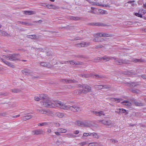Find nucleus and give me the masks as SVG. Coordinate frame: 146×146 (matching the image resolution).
<instances>
[{
	"mask_svg": "<svg viewBox=\"0 0 146 146\" xmlns=\"http://www.w3.org/2000/svg\"><path fill=\"white\" fill-rule=\"evenodd\" d=\"M54 124L55 125V126L57 127H58L60 126V124L59 123L57 122L54 123Z\"/></svg>",
	"mask_w": 146,
	"mask_h": 146,
	"instance_id": "052dcab7",
	"label": "nucleus"
},
{
	"mask_svg": "<svg viewBox=\"0 0 146 146\" xmlns=\"http://www.w3.org/2000/svg\"><path fill=\"white\" fill-rule=\"evenodd\" d=\"M32 117V115H26L23 117L22 119L24 121H26L31 118Z\"/></svg>",
	"mask_w": 146,
	"mask_h": 146,
	"instance_id": "c756f323",
	"label": "nucleus"
},
{
	"mask_svg": "<svg viewBox=\"0 0 146 146\" xmlns=\"http://www.w3.org/2000/svg\"><path fill=\"white\" fill-rule=\"evenodd\" d=\"M105 40V39L104 38H94L93 40V41L94 42H103Z\"/></svg>",
	"mask_w": 146,
	"mask_h": 146,
	"instance_id": "4be33fe9",
	"label": "nucleus"
},
{
	"mask_svg": "<svg viewBox=\"0 0 146 146\" xmlns=\"http://www.w3.org/2000/svg\"><path fill=\"white\" fill-rule=\"evenodd\" d=\"M135 15L139 17H140L141 18H142V16L141 14H140L139 13H136L135 14Z\"/></svg>",
	"mask_w": 146,
	"mask_h": 146,
	"instance_id": "3c124183",
	"label": "nucleus"
},
{
	"mask_svg": "<svg viewBox=\"0 0 146 146\" xmlns=\"http://www.w3.org/2000/svg\"><path fill=\"white\" fill-rule=\"evenodd\" d=\"M34 98L35 100L36 101H39L40 100V98H39L38 97H35Z\"/></svg>",
	"mask_w": 146,
	"mask_h": 146,
	"instance_id": "338daca9",
	"label": "nucleus"
},
{
	"mask_svg": "<svg viewBox=\"0 0 146 146\" xmlns=\"http://www.w3.org/2000/svg\"><path fill=\"white\" fill-rule=\"evenodd\" d=\"M102 86H103V88L105 89H109L110 88V87L109 86L107 85H102Z\"/></svg>",
	"mask_w": 146,
	"mask_h": 146,
	"instance_id": "603ef678",
	"label": "nucleus"
},
{
	"mask_svg": "<svg viewBox=\"0 0 146 146\" xmlns=\"http://www.w3.org/2000/svg\"><path fill=\"white\" fill-rule=\"evenodd\" d=\"M98 122L99 123H101L104 125L108 126L110 125L112 123V122L111 120H107L105 119L99 120L98 121Z\"/></svg>",
	"mask_w": 146,
	"mask_h": 146,
	"instance_id": "9d476101",
	"label": "nucleus"
},
{
	"mask_svg": "<svg viewBox=\"0 0 146 146\" xmlns=\"http://www.w3.org/2000/svg\"><path fill=\"white\" fill-rule=\"evenodd\" d=\"M112 99H113V101H114L116 102H120L121 101H122L123 100L121 98H111Z\"/></svg>",
	"mask_w": 146,
	"mask_h": 146,
	"instance_id": "58836bf2",
	"label": "nucleus"
},
{
	"mask_svg": "<svg viewBox=\"0 0 146 146\" xmlns=\"http://www.w3.org/2000/svg\"><path fill=\"white\" fill-rule=\"evenodd\" d=\"M56 103L53 101L50 100L48 98L44 101L40 102L41 104L44 106L49 108L56 107Z\"/></svg>",
	"mask_w": 146,
	"mask_h": 146,
	"instance_id": "f257e3e1",
	"label": "nucleus"
},
{
	"mask_svg": "<svg viewBox=\"0 0 146 146\" xmlns=\"http://www.w3.org/2000/svg\"><path fill=\"white\" fill-rule=\"evenodd\" d=\"M73 93L75 95H78L83 93L82 90H76L73 91Z\"/></svg>",
	"mask_w": 146,
	"mask_h": 146,
	"instance_id": "a878e982",
	"label": "nucleus"
},
{
	"mask_svg": "<svg viewBox=\"0 0 146 146\" xmlns=\"http://www.w3.org/2000/svg\"><path fill=\"white\" fill-rule=\"evenodd\" d=\"M52 4H48L46 5V7L48 9H52Z\"/></svg>",
	"mask_w": 146,
	"mask_h": 146,
	"instance_id": "13d9d810",
	"label": "nucleus"
},
{
	"mask_svg": "<svg viewBox=\"0 0 146 146\" xmlns=\"http://www.w3.org/2000/svg\"><path fill=\"white\" fill-rule=\"evenodd\" d=\"M69 19L71 20H74L75 21L80 20L81 19V18L78 17H74L70 16L69 17Z\"/></svg>",
	"mask_w": 146,
	"mask_h": 146,
	"instance_id": "b1692460",
	"label": "nucleus"
},
{
	"mask_svg": "<svg viewBox=\"0 0 146 146\" xmlns=\"http://www.w3.org/2000/svg\"><path fill=\"white\" fill-rule=\"evenodd\" d=\"M123 73L125 75H133L136 74L135 71L133 70L124 71L123 72Z\"/></svg>",
	"mask_w": 146,
	"mask_h": 146,
	"instance_id": "2eb2a0df",
	"label": "nucleus"
},
{
	"mask_svg": "<svg viewBox=\"0 0 146 146\" xmlns=\"http://www.w3.org/2000/svg\"><path fill=\"white\" fill-rule=\"evenodd\" d=\"M43 132L44 131L42 129H38L33 131H32V134L33 135H37L42 134Z\"/></svg>",
	"mask_w": 146,
	"mask_h": 146,
	"instance_id": "ddd939ff",
	"label": "nucleus"
},
{
	"mask_svg": "<svg viewBox=\"0 0 146 146\" xmlns=\"http://www.w3.org/2000/svg\"><path fill=\"white\" fill-rule=\"evenodd\" d=\"M119 110L121 111V113H125L126 112V110L123 108H119Z\"/></svg>",
	"mask_w": 146,
	"mask_h": 146,
	"instance_id": "6e6d98bb",
	"label": "nucleus"
},
{
	"mask_svg": "<svg viewBox=\"0 0 146 146\" xmlns=\"http://www.w3.org/2000/svg\"><path fill=\"white\" fill-rule=\"evenodd\" d=\"M57 130V131H59L60 133H65L67 132V130L66 129L59 128H58Z\"/></svg>",
	"mask_w": 146,
	"mask_h": 146,
	"instance_id": "473e14b6",
	"label": "nucleus"
},
{
	"mask_svg": "<svg viewBox=\"0 0 146 146\" xmlns=\"http://www.w3.org/2000/svg\"><path fill=\"white\" fill-rule=\"evenodd\" d=\"M91 112L93 114H94L97 116L100 117L101 116L105 115V113L104 112L102 111H92Z\"/></svg>",
	"mask_w": 146,
	"mask_h": 146,
	"instance_id": "9b49d317",
	"label": "nucleus"
},
{
	"mask_svg": "<svg viewBox=\"0 0 146 146\" xmlns=\"http://www.w3.org/2000/svg\"><path fill=\"white\" fill-rule=\"evenodd\" d=\"M24 13L26 15H33L34 14V11H25Z\"/></svg>",
	"mask_w": 146,
	"mask_h": 146,
	"instance_id": "ea45409f",
	"label": "nucleus"
},
{
	"mask_svg": "<svg viewBox=\"0 0 146 146\" xmlns=\"http://www.w3.org/2000/svg\"><path fill=\"white\" fill-rule=\"evenodd\" d=\"M8 113L7 112H6L0 113V115L3 116H5Z\"/></svg>",
	"mask_w": 146,
	"mask_h": 146,
	"instance_id": "8fccbe9b",
	"label": "nucleus"
},
{
	"mask_svg": "<svg viewBox=\"0 0 146 146\" xmlns=\"http://www.w3.org/2000/svg\"><path fill=\"white\" fill-rule=\"evenodd\" d=\"M66 89H71L73 87V86L70 85H66L64 86Z\"/></svg>",
	"mask_w": 146,
	"mask_h": 146,
	"instance_id": "de8ad7c7",
	"label": "nucleus"
},
{
	"mask_svg": "<svg viewBox=\"0 0 146 146\" xmlns=\"http://www.w3.org/2000/svg\"><path fill=\"white\" fill-rule=\"evenodd\" d=\"M75 124L76 125L83 127H89L90 125V122L88 121H76Z\"/></svg>",
	"mask_w": 146,
	"mask_h": 146,
	"instance_id": "7ed1b4c3",
	"label": "nucleus"
},
{
	"mask_svg": "<svg viewBox=\"0 0 146 146\" xmlns=\"http://www.w3.org/2000/svg\"><path fill=\"white\" fill-rule=\"evenodd\" d=\"M121 103L124 105L131 106V103L129 101L124 100L121 102Z\"/></svg>",
	"mask_w": 146,
	"mask_h": 146,
	"instance_id": "5701e85b",
	"label": "nucleus"
},
{
	"mask_svg": "<svg viewBox=\"0 0 146 146\" xmlns=\"http://www.w3.org/2000/svg\"><path fill=\"white\" fill-rule=\"evenodd\" d=\"M1 60L5 64L8 65V66L12 68H14L15 67L14 65L12 64L10 62L5 60L4 59L2 58H1Z\"/></svg>",
	"mask_w": 146,
	"mask_h": 146,
	"instance_id": "f3484780",
	"label": "nucleus"
},
{
	"mask_svg": "<svg viewBox=\"0 0 146 146\" xmlns=\"http://www.w3.org/2000/svg\"><path fill=\"white\" fill-rule=\"evenodd\" d=\"M114 35L112 34L108 33H103L102 36L103 37H109L113 36Z\"/></svg>",
	"mask_w": 146,
	"mask_h": 146,
	"instance_id": "7c9ffc66",
	"label": "nucleus"
},
{
	"mask_svg": "<svg viewBox=\"0 0 146 146\" xmlns=\"http://www.w3.org/2000/svg\"><path fill=\"white\" fill-rule=\"evenodd\" d=\"M134 104L137 106L142 107L145 106V104L144 103L141 102H138L137 100L136 102H135Z\"/></svg>",
	"mask_w": 146,
	"mask_h": 146,
	"instance_id": "412c9836",
	"label": "nucleus"
},
{
	"mask_svg": "<svg viewBox=\"0 0 146 146\" xmlns=\"http://www.w3.org/2000/svg\"><path fill=\"white\" fill-rule=\"evenodd\" d=\"M91 135V133H83V136H85V137H87L89 136H90Z\"/></svg>",
	"mask_w": 146,
	"mask_h": 146,
	"instance_id": "49530a36",
	"label": "nucleus"
},
{
	"mask_svg": "<svg viewBox=\"0 0 146 146\" xmlns=\"http://www.w3.org/2000/svg\"><path fill=\"white\" fill-rule=\"evenodd\" d=\"M58 7L53 5H52V9H58Z\"/></svg>",
	"mask_w": 146,
	"mask_h": 146,
	"instance_id": "4d7b16f0",
	"label": "nucleus"
},
{
	"mask_svg": "<svg viewBox=\"0 0 146 146\" xmlns=\"http://www.w3.org/2000/svg\"><path fill=\"white\" fill-rule=\"evenodd\" d=\"M56 115L58 117L60 118H62L64 116V114L61 113H58Z\"/></svg>",
	"mask_w": 146,
	"mask_h": 146,
	"instance_id": "c03bdc74",
	"label": "nucleus"
},
{
	"mask_svg": "<svg viewBox=\"0 0 146 146\" xmlns=\"http://www.w3.org/2000/svg\"><path fill=\"white\" fill-rule=\"evenodd\" d=\"M88 144V143L86 142H83L80 143V145H86Z\"/></svg>",
	"mask_w": 146,
	"mask_h": 146,
	"instance_id": "864d4df0",
	"label": "nucleus"
},
{
	"mask_svg": "<svg viewBox=\"0 0 146 146\" xmlns=\"http://www.w3.org/2000/svg\"><path fill=\"white\" fill-rule=\"evenodd\" d=\"M94 76L96 77L97 78H103V76H101L100 75H99L98 74L95 75Z\"/></svg>",
	"mask_w": 146,
	"mask_h": 146,
	"instance_id": "bf43d9fd",
	"label": "nucleus"
},
{
	"mask_svg": "<svg viewBox=\"0 0 146 146\" xmlns=\"http://www.w3.org/2000/svg\"><path fill=\"white\" fill-rule=\"evenodd\" d=\"M113 59L114 60L115 63L117 65H121L123 64H126L129 62L128 60H126L125 59H118L114 57Z\"/></svg>",
	"mask_w": 146,
	"mask_h": 146,
	"instance_id": "20e7f679",
	"label": "nucleus"
},
{
	"mask_svg": "<svg viewBox=\"0 0 146 146\" xmlns=\"http://www.w3.org/2000/svg\"><path fill=\"white\" fill-rule=\"evenodd\" d=\"M90 44V42H84L82 43L76 44H75V46L76 47H87L89 46Z\"/></svg>",
	"mask_w": 146,
	"mask_h": 146,
	"instance_id": "0eeeda50",
	"label": "nucleus"
},
{
	"mask_svg": "<svg viewBox=\"0 0 146 146\" xmlns=\"http://www.w3.org/2000/svg\"><path fill=\"white\" fill-rule=\"evenodd\" d=\"M89 145L90 146H98V145H100L101 144L100 143L98 142H95L94 143H91L89 144Z\"/></svg>",
	"mask_w": 146,
	"mask_h": 146,
	"instance_id": "f704fd0d",
	"label": "nucleus"
},
{
	"mask_svg": "<svg viewBox=\"0 0 146 146\" xmlns=\"http://www.w3.org/2000/svg\"><path fill=\"white\" fill-rule=\"evenodd\" d=\"M48 98L44 94H41L40 96V100L43 101H44Z\"/></svg>",
	"mask_w": 146,
	"mask_h": 146,
	"instance_id": "bb28decb",
	"label": "nucleus"
},
{
	"mask_svg": "<svg viewBox=\"0 0 146 146\" xmlns=\"http://www.w3.org/2000/svg\"><path fill=\"white\" fill-rule=\"evenodd\" d=\"M114 57H107L106 56H104L103 57H101V58H98L97 59H94V61L95 62H97V60H100L101 59H103L105 60L106 61H108L110 60L113 59Z\"/></svg>",
	"mask_w": 146,
	"mask_h": 146,
	"instance_id": "6e6552de",
	"label": "nucleus"
},
{
	"mask_svg": "<svg viewBox=\"0 0 146 146\" xmlns=\"http://www.w3.org/2000/svg\"><path fill=\"white\" fill-rule=\"evenodd\" d=\"M82 64V63L81 62H80L79 61H75L74 62V64L75 65H81Z\"/></svg>",
	"mask_w": 146,
	"mask_h": 146,
	"instance_id": "09e8293b",
	"label": "nucleus"
},
{
	"mask_svg": "<svg viewBox=\"0 0 146 146\" xmlns=\"http://www.w3.org/2000/svg\"><path fill=\"white\" fill-rule=\"evenodd\" d=\"M39 36L38 37L36 36V35H27V38H31V39H37L39 38V36Z\"/></svg>",
	"mask_w": 146,
	"mask_h": 146,
	"instance_id": "393cba45",
	"label": "nucleus"
},
{
	"mask_svg": "<svg viewBox=\"0 0 146 146\" xmlns=\"http://www.w3.org/2000/svg\"><path fill=\"white\" fill-rule=\"evenodd\" d=\"M91 10L88 11V12L94 14H97L98 13L97 11V9L94 7H91Z\"/></svg>",
	"mask_w": 146,
	"mask_h": 146,
	"instance_id": "6ab92c4d",
	"label": "nucleus"
},
{
	"mask_svg": "<svg viewBox=\"0 0 146 146\" xmlns=\"http://www.w3.org/2000/svg\"><path fill=\"white\" fill-rule=\"evenodd\" d=\"M129 90L133 93L139 94L140 92V91L138 89H129Z\"/></svg>",
	"mask_w": 146,
	"mask_h": 146,
	"instance_id": "c85d7f7f",
	"label": "nucleus"
},
{
	"mask_svg": "<svg viewBox=\"0 0 146 146\" xmlns=\"http://www.w3.org/2000/svg\"><path fill=\"white\" fill-rule=\"evenodd\" d=\"M103 33H98L94 34L93 36L94 37L97 38L99 36L101 37H103L102 35H103Z\"/></svg>",
	"mask_w": 146,
	"mask_h": 146,
	"instance_id": "72a5a7b5",
	"label": "nucleus"
},
{
	"mask_svg": "<svg viewBox=\"0 0 146 146\" xmlns=\"http://www.w3.org/2000/svg\"><path fill=\"white\" fill-rule=\"evenodd\" d=\"M82 92L83 93L86 94L90 92L92 90V88L88 85L82 84Z\"/></svg>",
	"mask_w": 146,
	"mask_h": 146,
	"instance_id": "39448f33",
	"label": "nucleus"
},
{
	"mask_svg": "<svg viewBox=\"0 0 146 146\" xmlns=\"http://www.w3.org/2000/svg\"><path fill=\"white\" fill-rule=\"evenodd\" d=\"M50 124L49 122H44L41 123H38V125L39 126H45L48 125Z\"/></svg>",
	"mask_w": 146,
	"mask_h": 146,
	"instance_id": "2f4dec72",
	"label": "nucleus"
},
{
	"mask_svg": "<svg viewBox=\"0 0 146 146\" xmlns=\"http://www.w3.org/2000/svg\"><path fill=\"white\" fill-rule=\"evenodd\" d=\"M141 77L144 79H146V75L145 74H143L141 76Z\"/></svg>",
	"mask_w": 146,
	"mask_h": 146,
	"instance_id": "774afa93",
	"label": "nucleus"
},
{
	"mask_svg": "<svg viewBox=\"0 0 146 146\" xmlns=\"http://www.w3.org/2000/svg\"><path fill=\"white\" fill-rule=\"evenodd\" d=\"M91 135L92 134L94 138L98 139L99 138V136L98 134L95 133H91Z\"/></svg>",
	"mask_w": 146,
	"mask_h": 146,
	"instance_id": "37998d69",
	"label": "nucleus"
},
{
	"mask_svg": "<svg viewBox=\"0 0 146 146\" xmlns=\"http://www.w3.org/2000/svg\"><path fill=\"white\" fill-rule=\"evenodd\" d=\"M138 83V82H130L129 83H127L126 84L127 86H128L135 87L139 85Z\"/></svg>",
	"mask_w": 146,
	"mask_h": 146,
	"instance_id": "dca6fc26",
	"label": "nucleus"
},
{
	"mask_svg": "<svg viewBox=\"0 0 146 146\" xmlns=\"http://www.w3.org/2000/svg\"><path fill=\"white\" fill-rule=\"evenodd\" d=\"M93 76V74H84V75H82V76H84L85 78H88Z\"/></svg>",
	"mask_w": 146,
	"mask_h": 146,
	"instance_id": "a19ab883",
	"label": "nucleus"
},
{
	"mask_svg": "<svg viewBox=\"0 0 146 146\" xmlns=\"http://www.w3.org/2000/svg\"><path fill=\"white\" fill-rule=\"evenodd\" d=\"M130 100L131 102H132L134 103V104H135V102H136V100H135V99L134 98H132L131 99H130Z\"/></svg>",
	"mask_w": 146,
	"mask_h": 146,
	"instance_id": "680f3d73",
	"label": "nucleus"
},
{
	"mask_svg": "<svg viewBox=\"0 0 146 146\" xmlns=\"http://www.w3.org/2000/svg\"><path fill=\"white\" fill-rule=\"evenodd\" d=\"M0 35L4 36H9V35L5 31H3L1 32Z\"/></svg>",
	"mask_w": 146,
	"mask_h": 146,
	"instance_id": "e433bc0d",
	"label": "nucleus"
},
{
	"mask_svg": "<svg viewBox=\"0 0 146 146\" xmlns=\"http://www.w3.org/2000/svg\"><path fill=\"white\" fill-rule=\"evenodd\" d=\"M61 81L63 82L64 81L66 82V84L70 83H76L77 81L74 80H71L68 79H63L61 80Z\"/></svg>",
	"mask_w": 146,
	"mask_h": 146,
	"instance_id": "4468645a",
	"label": "nucleus"
},
{
	"mask_svg": "<svg viewBox=\"0 0 146 146\" xmlns=\"http://www.w3.org/2000/svg\"><path fill=\"white\" fill-rule=\"evenodd\" d=\"M36 111L38 112H40L42 114H46L49 112V111L48 110H40L38 109H36Z\"/></svg>",
	"mask_w": 146,
	"mask_h": 146,
	"instance_id": "aec40b11",
	"label": "nucleus"
},
{
	"mask_svg": "<svg viewBox=\"0 0 146 146\" xmlns=\"http://www.w3.org/2000/svg\"><path fill=\"white\" fill-rule=\"evenodd\" d=\"M111 142H112V143H116L118 142V141L117 140H115L113 139H111L110 140Z\"/></svg>",
	"mask_w": 146,
	"mask_h": 146,
	"instance_id": "e2e57ef3",
	"label": "nucleus"
},
{
	"mask_svg": "<svg viewBox=\"0 0 146 146\" xmlns=\"http://www.w3.org/2000/svg\"><path fill=\"white\" fill-rule=\"evenodd\" d=\"M80 110V108L76 105L70 106V105L69 111L70 110L73 112H77Z\"/></svg>",
	"mask_w": 146,
	"mask_h": 146,
	"instance_id": "f8f14e48",
	"label": "nucleus"
},
{
	"mask_svg": "<svg viewBox=\"0 0 146 146\" xmlns=\"http://www.w3.org/2000/svg\"><path fill=\"white\" fill-rule=\"evenodd\" d=\"M17 22H18V23H20V24H21L25 25V24H26V22H23V21H18Z\"/></svg>",
	"mask_w": 146,
	"mask_h": 146,
	"instance_id": "69168bd1",
	"label": "nucleus"
},
{
	"mask_svg": "<svg viewBox=\"0 0 146 146\" xmlns=\"http://www.w3.org/2000/svg\"><path fill=\"white\" fill-rule=\"evenodd\" d=\"M69 105L64 104L61 102H57L56 104V107H58L61 109L68 111H69Z\"/></svg>",
	"mask_w": 146,
	"mask_h": 146,
	"instance_id": "f03ea898",
	"label": "nucleus"
},
{
	"mask_svg": "<svg viewBox=\"0 0 146 146\" xmlns=\"http://www.w3.org/2000/svg\"><path fill=\"white\" fill-rule=\"evenodd\" d=\"M21 72L23 74L25 75H29L31 73V71L27 69L22 70Z\"/></svg>",
	"mask_w": 146,
	"mask_h": 146,
	"instance_id": "a211bd4d",
	"label": "nucleus"
},
{
	"mask_svg": "<svg viewBox=\"0 0 146 146\" xmlns=\"http://www.w3.org/2000/svg\"><path fill=\"white\" fill-rule=\"evenodd\" d=\"M99 5L100 6H103V7H110V5H108V4H106V5H105V4H101L100 5Z\"/></svg>",
	"mask_w": 146,
	"mask_h": 146,
	"instance_id": "5fc2aeb1",
	"label": "nucleus"
},
{
	"mask_svg": "<svg viewBox=\"0 0 146 146\" xmlns=\"http://www.w3.org/2000/svg\"><path fill=\"white\" fill-rule=\"evenodd\" d=\"M94 88L96 89H101L103 88L102 85H96L94 86Z\"/></svg>",
	"mask_w": 146,
	"mask_h": 146,
	"instance_id": "79ce46f5",
	"label": "nucleus"
},
{
	"mask_svg": "<svg viewBox=\"0 0 146 146\" xmlns=\"http://www.w3.org/2000/svg\"><path fill=\"white\" fill-rule=\"evenodd\" d=\"M103 47V46L102 45H98V46H96V47L95 48L96 49H97V48H102Z\"/></svg>",
	"mask_w": 146,
	"mask_h": 146,
	"instance_id": "0e129e2a",
	"label": "nucleus"
},
{
	"mask_svg": "<svg viewBox=\"0 0 146 146\" xmlns=\"http://www.w3.org/2000/svg\"><path fill=\"white\" fill-rule=\"evenodd\" d=\"M132 61L135 63H137L144 62L145 61V60L142 59H134Z\"/></svg>",
	"mask_w": 146,
	"mask_h": 146,
	"instance_id": "cd10ccee",
	"label": "nucleus"
},
{
	"mask_svg": "<svg viewBox=\"0 0 146 146\" xmlns=\"http://www.w3.org/2000/svg\"><path fill=\"white\" fill-rule=\"evenodd\" d=\"M135 1H129L128 2V3L130 4L132 6L134 7L135 5V4L134 3Z\"/></svg>",
	"mask_w": 146,
	"mask_h": 146,
	"instance_id": "a18cd8bd",
	"label": "nucleus"
},
{
	"mask_svg": "<svg viewBox=\"0 0 146 146\" xmlns=\"http://www.w3.org/2000/svg\"><path fill=\"white\" fill-rule=\"evenodd\" d=\"M40 64L42 66L49 67L50 66L49 64L46 62H41L40 63Z\"/></svg>",
	"mask_w": 146,
	"mask_h": 146,
	"instance_id": "c9c22d12",
	"label": "nucleus"
},
{
	"mask_svg": "<svg viewBox=\"0 0 146 146\" xmlns=\"http://www.w3.org/2000/svg\"><path fill=\"white\" fill-rule=\"evenodd\" d=\"M11 91L13 93H18L21 92V90L19 89H14L12 90Z\"/></svg>",
	"mask_w": 146,
	"mask_h": 146,
	"instance_id": "4c0bfd02",
	"label": "nucleus"
},
{
	"mask_svg": "<svg viewBox=\"0 0 146 146\" xmlns=\"http://www.w3.org/2000/svg\"><path fill=\"white\" fill-rule=\"evenodd\" d=\"M20 56L19 54H9L8 60L11 61H16L18 60V59L17 58V57Z\"/></svg>",
	"mask_w": 146,
	"mask_h": 146,
	"instance_id": "423d86ee",
	"label": "nucleus"
},
{
	"mask_svg": "<svg viewBox=\"0 0 146 146\" xmlns=\"http://www.w3.org/2000/svg\"><path fill=\"white\" fill-rule=\"evenodd\" d=\"M89 25L91 26H95L98 27H105L108 26L106 24L104 23H103L100 22L90 23L89 24Z\"/></svg>",
	"mask_w": 146,
	"mask_h": 146,
	"instance_id": "1a4fd4ad",
	"label": "nucleus"
}]
</instances>
